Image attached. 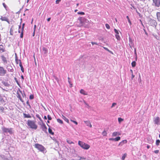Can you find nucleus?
<instances>
[{
	"mask_svg": "<svg viewBox=\"0 0 160 160\" xmlns=\"http://www.w3.org/2000/svg\"><path fill=\"white\" fill-rule=\"evenodd\" d=\"M78 144L84 149L88 150L90 148L89 145L80 141H78Z\"/></svg>",
	"mask_w": 160,
	"mask_h": 160,
	"instance_id": "obj_2",
	"label": "nucleus"
},
{
	"mask_svg": "<svg viewBox=\"0 0 160 160\" xmlns=\"http://www.w3.org/2000/svg\"><path fill=\"white\" fill-rule=\"evenodd\" d=\"M18 32L19 33H21V32H20V30L19 29L18 30Z\"/></svg>",
	"mask_w": 160,
	"mask_h": 160,
	"instance_id": "obj_63",
	"label": "nucleus"
},
{
	"mask_svg": "<svg viewBox=\"0 0 160 160\" xmlns=\"http://www.w3.org/2000/svg\"><path fill=\"white\" fill-rule=\"evenodd\" d=\"M36 25H35L34 26V31H35V29H36Z\"/></svg>",
	"mask_w": 160,
	"mask_h": 160,
	"instance_id": "obj_57",
	"label": "nucleus"
},
{
	"mask_svg": "<svg viewBox=\"0 0 160 160\" xmlns=\"http://www.w3.org/2000/svg\"><path fill=\"white\" fill-rule=\"evenodd\" d=\"M21 22L20 23V24H21ZM21 28V24L19 26V27H18V29H20Z\"/></svg>",
	"mask_w": 160,
	"mask_h": 160,
	"instance_id": "obj_55",
	"label": "nucleus"
},
{
	"mask_svg": "<svg viewBox=\"0 0 160 160\" xmlns=\"http://www.w3.org/2000/svg\"><path fill=\"white\" fill-rule=\"evenodd\" d=\"M132 66L133 67H134L136 66V63L135 61H133L131 63Z\"/></svg>",
	"mask_w": 160,
	"mask_h": 160,
	"instance_id": "obj_28",
	"label": "nucleus"
},
{
	"mask_svg": "<svg viewBox=\"0 0 160 160\" xmlns=\"http://www.w3.org/2000/svg\"><path fill=\"white\" fill-rule=\"evenodd\" d=\"M17 98H19L20 100L22 102H24V101H23V100L22 98V97H21V96L22 95V91L21 90H19L18 91H17Z\"/></svg>",
	"mask_w": 160,
	"mask_h": 160,
	"instance_id": "obj_6",
	"label": "nucleus"
},
{
	"mask_svg": "<svg viewBox=\"0 0 160 160\" xmlns=\"http://www.w3.org/2000/svg\"><path fill=\"white\" fill-rule=\"evenodd\" d=\"M114 138H110L109 140L110 141H115V139H114Z\"/></svg>",
	"mask_w": 160,
	"mask_h": 160,
	"instance_id": "obj_51",
	"label": "nucleus"
},
{
	"mask_svg": "<svg viewBox=\"0 0 160 160\" xmlns=\"http://www.w3.org/2000/svg\"><path fill=\"white\" fill-rule=\"evenodd\" d=\"M151 22H152V23H154V25H156V24H157V23H156V21H155V20H151Z\"/></svg>",
	"mask_w": 160,
	"mask_h": 160,
	"instance_id": "obj_33",
	"label": "nucleus"
},
{
	"mask_svg": "<svg viewBox=\"0 0 160 160\" xmlns=\"http://www.w3.org/2000/svg\"><path fill=\"white\" fill-rule=\"evenodd\" d=\"M41 128L44 132H47V128L45 124H42L41 126Z\"/></svg>",
	"mask_w": 160,
	"mask_h": 160,
	"instance_id": "obj_11",
	"label": "nucleus"
},
{
	"mask_svg": "<svg viewBox=\"0 0 160 160\" xmlns=\"http://www.w3.org/2000/svg\"><path fill=\"white\" fill-rule=\"evenodd\" d=\"M130 71H131V73H133V71H132V69L130 70Z\"/></svg>",
	"mask_w": 160,
	"mask_h": 160,
	"instance_id": "obj_64",
	"label": "nucleus"
},
{
	"mask_svg": "<svg viewBox=\"0 0 160 160\" xmlns=\"http://www.w3.org/2000/svg\"><path fill=\"white\" fill-rule=\"evenodd\" d=\"M157 18L160 21V12H158L157 13Z\"/></svg>",
	"mask_w": 160,
	"mask_h": 160,
	"instance_id": "obj_24",
	"label": "nucleus"
},
{
	"mask_svg": "<svg viewBox=\"0 0 160 160\" xmlns=\"http://www.w3.org/2000/svg\"><path fill=\"white\" fill-rule=\"evenodd\" d=\"M120 135V133L118 132H114L112 134V136L113 137H115L117 135Z\"/></svg>",
	"mask_w": 160,
	"mask_h": 160,
	"instance_id": "obj_19",
	"label": "nucleus"
},
{
	"mask_svg": "<svg viewBox=\"0 0 160 160\" xmlns=\"http://www.w3.org/2000/svg\"><path fill=\"white\" fill-rule=\"evenodd\" d=\"M29 98L31 99H33L34 98V96L33 95H31L30 96Z\"/></svg>",
	"mask_w": 160,
	"mask_h": 160,
	"instance_id": "obj_43",
	"label": "nucleus"
},
{
	"mask_svg": "<svg viewBox=\"0 0 160 160\" xmlns=\"http://www.w3.org/2000/svg\"><path fill=\"white\" fill-rule=\"evenodd\" d=\"M57 121L58 122H59L61 124H63V121L61 119H57Z\"/></svg>",
	"mask_w": 160,
	"mask_h": 160,
	"instance_id": "obj_29",
	"label": "nucleus"
},
{
	"mask_svg": "<svg viewBox=\"0 0 160 160\" xmlns=\"http://www.w3.org/2000/svg\"><path fill=\"white\" fill-rule=\"evenodd\" d=\"M152 5L158 7L160 6V0H152Z\"/></svg>",
	"mask_w": 160,
	"mask_h": 160,
	"instance_id": "obj_8",
	"label": "nucleus"
},
{
	"mask_svg": "<svg viewBox=\"0 0 160 160\" xmlns=\"http://www.w3.org/2000/svg\"><path fill=\"white\" fill-rule=\"evenodd\" d=\"M27 124L28 126L31 129L36 130L38 128V125L35 121L28 120Z\"/></svg>",
	"mask_w": 160,
	"mask_h": 160,
	"instance_id": "obj_1",
	"label": "nucleus"
},
{
	"mask_svg": "<svg viewBox=\"0 0 160 160\" xmlns=\"http://www.w3.org/2000/svg\"><path fill=\"white\" fill-rule=\"evenodd\" d=\"M19 66L21 68V69L22 71L23 72H24V69L22 65V64L21 62V60H19Z\"/></svg>",
	"mask_w": 160,
	"mask_h": 160,
	"instance_id": "obj_18",
	"label": "nucleus"
},
{
	"mask_svg": "<svg viewBox=\"0 0 160 160\" xmlns=\"http://www.w3.org/2000/svg\"><path fill=\"white\" fill-rule=\"evenodd\" d=\"M105 26H106V28L108 29H109L110 28V27L109 26V25L108 24H105Z\"/></svg>",
	"mask_w": 160,
	"mask_h": 160,
	"instance_id": "obj_38",
	"label": "nucleus"
},
{
	"mask_svg": "<svg viewBox=\"0 0 160 160\" xmlns=\"http://www.w3.org/2000/svg\"><path fill=\"white\" fill-rule=\"evenodd\" d=\"M44 118L45 119H47V117L46 116H44Z\"/></svg>",
	"mask_w": 160,
	"mask_h": 160,
	"instance_id": "obj_62",
	"label": "nucleus"
},
{
	"mask_svg": "<svg viewBox=\"0 0 160 160\" xmlns=\"http://www.w3.org/2000/svg\"><path fill=\"white\" fill-rule=\"evenodd\" d=\"M81 159H85V158H83V157H80V160H81Z\"/></svg>",
	"mask_w": 160,
	"mask_h": 160,
	"instance_id": "obj_61",
	"label": "nucleus"
},
{
	"mask_svg": "<svg viewBox=\"0 0 160 160\" xmlns=\"http://www.w3.org/2000/svg\"><path fill=\"white\" fill-rule=\"evenodd\" d=\"M160 140L158 139L157 140L156 142V144L157 146H158L160 143Z\"/></svg>",
	"mask_w": 160,
	"mask_h": 160,
	"instance_id": "obj_30",
	"label": "nucleus"
},
{
	"mask_svg": "<svg viewBox=\"0 0 160 160\" xmlns=\"http://www.w3.org/2000/svg\"><path fill=\"white\" fill-rule=\"evenodd\" d=\"M0 19L2 21H6L9 24L10 22L9 19L8 18L4 16H1Z\"/></svg>",
	"mask_w": 160,
	"mask_h": 160,
	"instance_id": "obj_9",
	"label": "nucleus"
},
{
	"mask_svg": "<svg viewBox=\"0 0 160 160\" xmlns=\"http://www.w3.org/2000/svg\"><path fill=\"white\" fill-rule=\"evenodd\" d=\"M4 108L3 107L0 106V112L2 113L4 112Z\"/></svg>",
	"mask_w": 160,
	"mask_h": 160,
	"instance_id": "obj_27",
	"label": "nucleus"
},
{
	"mask_svg": "<svg viewBox=\"0 0 160 160\" xmlns=\"http://www.w3.org/2000/svg\"><path fill=\"white\" fill-rule=\"evenodd\" d=\"M91 43L92 44V45H93L94 44L98 45V44L97 42H92Z\"/></svg>",
	"mask_w": 160,
	"mask_h": 160,
	"instance_id": "obj_47",
	"label": "nucleus"
},
{
	"mask_svg": "<svg viewBox=\"0 0 160 160\" xmlns=\"http://www.w3.org/2000/svg\"><path fill=\"white\" fill-rule=\"evenodd\" d=\"M16 56L15 57V62L17 64H18V63H19V60H21L20 59H18V58L16 54Z\"/></svg>",
	"mask_w": 160,
	"mask_h": 160,
	"instance_id": "obj_21",
	"label": "nucleus"
},
{
	"mask_svg": "<svg viewBox=\"0 0 160 160\" xmlns=\"http://www.w3.org/2000/svg\"><path fill=\"white\" fill-rule=\"evenodd\" d=\"M123 120V119L122 118H118V121L119 122H121Z\"/></svg>",
	"mask_w": 160,
	"mask_h": 160,
	"instance_id": "obj_37",
	"label": "nucleus"
},
{
	"mask_svg": "<svg viewBox=\"0 0 160 160\" xmlns=\"http://www.w3.org/2000/svg\"><path fill=\"white\" fill-rule=\"evenodd\" d=\"M127 156V154L126 153H125L124 154L123 156H122V160H124V159H125L126 156Z\"/></svg>",
	"mask_w": 160,
	"mask_h": 160,
	"instance_id": "obj_31",
	"label": "nucleus"
},
{
	"mask_svg": "<svg viewBox=\"0 0 160 160\" xmlns=\"http://www.w3.org/2000/svg\"><path fill=\"white\" fill-rule=\"evenodd\" d=\"M61 1V0H56V4H58Z\"/></svg>",
	"mask_w": 160,
	"mask_h": 160,
	"instance_id": "obj_45",
	"label": "nucleus"
},
{
	"mask_svg": "<svg viewBox=\"0 0 160 160\" xmlns=\"http://www.w3.org/2000/svg\"><path fill=\"white\" fill-rule=\"evenodd\" d=\"M48 120H52V118H51V117L50 116V115H48Z\"/></svg>",
	"mask_w": 160,
	"mask_h": 160,
	"instance_id": "obj_40",
	"label": "nucleus"
},
{
	"mask_svg": "<svg viewBox=\"0 0 160 160\" xmlns=\"http://www.w3.org/2000/svg\"><path fill=\"white\" fill-rule=\"evenodd\" d=\"M134 77V76L133 74V73H132V79Z\"/></svg>",
	"mask_w": 160,
	"mask_h": 160,
	"instance_id": "obj_54",
	"label": "nucleus"
},
{
	"mask_svg": "<svg viewBox=\"0 0 160 160\" xmlns=\"http://www.w3.org/2000/svg\"><path fill=\"white\" fill-rule=\"evenodd\" d=\"M34 147L43 153L46 150V148L42 145L38 143L35 144Z\"/></svg>",
	"mask_w": 160,
	"mask_h": 160,
	"instance_id": "obj_3",
	"label": "nucleus"
},
{
	"mask_svg": "<svg viewBox=\"0 0 160 160\" xmlns=\"http://www.w3.org/2000/svg\"><path fill=\"white\" fill-rule=\"evenodd\" d=\"M107 133L105 130H104L102 133V134L103 136H106L107 135Z\"/></svg>",
	"mask_w": 160,
	"mask_h": 160,
	"instance_id": "obj_25",
	"label": "nucleus"
},
{
	"mask_svg": "<svg viewBox=\"0 0 160 160\" xmlns=\"http://www.w3.org/2000/svg\"><path fill=\"white\" fill-rule=\"evenodd\" d=\"M1 57L2 60L3 62L5 63H7V61L6 58L3 55H2Z\"/></svg>",
	"mask_w": 160,
	"mask_h": 160,
	"instance_id": "obj_17",
	"label": "nucleus"
},
{
	"mask_svg": "<svg viewBox=\"0 0 160 160\" xmlns=\"http://www.w3.org/2000/svg\"><path fill=\"white\" fill-rule=\"evenodd\" d=\"M116 105V103H113L112 104V107H111L112 108L113 107H114L115 105Z\"/></svg>",
	"mask_w": 160,
	"mask_h": 160,
	"instance_id": "obj_48",
	"label": "nucleus"
},
{
	"mask_svg": "<svg viewBox=\"0 0 160 160\" xmlns=\"http://www.w3.org/2000/svg\"><path fill=\"white\" fill-rule=\"evenodd\" d=\"M84 122L86 124V125L89 127L91 128L92 127V125L89 121H85Z\"/></svg>",
	"mask_w": 160,
	"mask_h": 160,
	"instance_id": "obj_13",
	"label": "nucleus"
},
{
	"mask_svg": "<svg viewBox=\"0 0 160 160\" xmlns=\"http://www.w3.org/2000/svg\"><path fill=\"white\" fill-rule=\"evenodd\" d=\"M62 118L68 123H69V120L68 119H67V118H66L63 115H62Z\"/></svg>",
	"mask_w": 160,
	"mask_h": 160,
	"instance_id": "obj_22",
	"label": "nucleus"
},
{
	"mask_svg": "<svg viewBox=\"0 0 160 160\" xmlns=\"http://www.w3.org/2000/svg\"><path fill=\"white\" fill-rule=\"evenodd\" d=\"M3 131L4 132H8L10 134H12V128H4L2 129Z\"/></svg>",
	"mask_w": 160,
	"mask_h": 160,
	"instance_id": "obj_10",
	"label": "nucleus"
},
{
	"mask_svg": "<svg viewBox=\"0 0 160 160\" xmlns=\"http://www.w3.org/2000/svg\"><path fill=\"white\" fill-rule=\"evenodd\" d=\"M68 82L71 85V87H72V84H71L70 78L68 77Z\"/></svg>",
	"mask_w": 160,
	"mask_h": 160,
	"instance_id": "obj_44",
	"label": "nucleus"
},
{
	"mask_svg": "<svg viewBox=\"0 0 160 160\" xmlns=\"http://www.w3.org/2000/svg\"><path fill=\"white\" fill-rule=\"evenodd\" d=\"M5 48L4 46L2 45H0V52H3L5 51Z\"/></svg>",
	"mask_w": 160,
	"mask_h": 160,
	"instance_id": "obj_14",
	"label": "nucleus"
},
{
	"mask_svg": "<svg viewBox=\"0 0 160 160\" xmlns=\"http://www.w3.org/2000/svg\"><path fill=\"white\" fill-rule=\"evenodd\" d=\"M67 142L69 144H74V143L69 139H67Z\"/></svg>",
	"mask_w": 160,
	"mask_h": 160,
	"instance_id": "obj_23",
	"label": "nucleus"
},
{
	"mask_svg": "<svg viewBox=\"0 0 160 160\" xmlns=\"http://www.w3.org/2000/svg\"><path fill=\"white\" fill-rule=\"evenodd\" d=\"M126 18H127V19H128V21H130V19H129V17L128 16H127L126 17Z\"/></svg>",
	"mask_w": 160,
	"mask_h": 160,
	"instance_id": "obj_52",
	"label": "nucleus"
},
{
	"mask_svg": "<svg viewBox=\"0 0 160 160\" xmlns=\"http://www.w3.org/2000/svg\"><path fill=\"white\" fill-rule=\"evenodd\" d=\"M128 22L130 24V25H131L132 22H131V21L130 20Z\"/></svg>",
	"mask_w": 160,
	"mask_h": 160,
	"instance_id": "obj_59",
	"label": "nucleus"
},
{
	"mask_svg": "<svg viewBox=\"0 0 160 160\" xmlns=\"http://www.w3.org/2000/svg\"><path fill=\"white\" fill-rule=\"evenodd\" d=\"M50 19H51V18H48L47 19V21L48 22H49L50 21Z\"/></svg>",
	"mask_w": 160,
	"mask_h": 160,
	"instance_id": "obj_53",
	"label": "nucleus"
},
{
	"mask_svg": "<svg viewBox=\"0 0 160 160\" xmlns=\"http://www.w3.org/2000/svg\"><path fill=\"white\" fill-rule=\"evenodd\" d=\"M10 33L11 35H13L14 34H17V28H15L14 26H12L10 28Z\"/></svg>",
	"mask_w": 160,
	"mask_h": 160,
	"instance_id": "obj_4",
	"label": "nucleus"
},
{
	"mask_svg": "<svg viewBox=\"0 0 160 160\" xmlns=\"http://www.w3.org/2000/svg\"><path fill=\"white\" fill-rule=\"evenodd\" d=\"M25 24L24 23L22 25V27L21 29V34H20V37L21 38H22L23 37V31L24 29Z\"/></svg>",
	"mask_w": 160,
	"mask_h": 160,
	"instance_id": "obj_12",
	"label": "nucleus"
},
{
	"mask_svg": "<svg viewBox=\"0 0 160 160\" xmlns=\"http://www.w3.org/2000/svg\"><path fill=\"white\" fill-rule=\"evenodd\" d=\"M153 120L155 124L158 125L160 124V119L158 117L154 118Z\"/></svg>",
	"mask_w": 160,
	"mask_h": 160,
	"instance_id": "obj_5",
	"label": "nucleus"
},
{
	"mask_svg": "<svg viewBox=\"0 0 160 160\" xmlns=\"http://www.w3.org/2000/svg\"><path fill=\"white\" fill-rule=\"evenodd\" d=\"M4 85L6 86H8L9 85L8 83H5Z\"/></svg>",
	"mask_w": 160,
	"mask_h": 160,
	"instance_id": "obj_56",
	"label": "nucleus"
},
{
	"mask_svg": "<svg viewBox=\"0 0 160 160\" xmlns=\"http://www.w3.org/2000/svg\"><path fill=\"white\" fill-rule=\"evenodd\" d=\"M78 19L80 21V23H82V22L81 21V19H82V18L81 17H80V18H78Z\"/></svg>",
	"mask_w": 160,
	"mask_h": 160,
	"instance_id": "obj_50",
	"label": "nucleus"
},
{
	"mask_svg": "<svg viewBox=\"0 0 160 160\" xmlns=\"http://www.w3.org/2000/svg\"><path fill=\"white\" fill-rule=\"evenodd\" d=\"M48 130L49 133L51 134L52 135L54 134V132H52V129L50 128H49Z\"/></svg>",
	"mask_w": 160,
	"mask_h": 160,
	"instance_id": "obj_26",
	"label": "nucleus"
},
{
	"mask_svg": "<svg viewBox=\"0 0 160 160\" xmlns=\"http://www.w3.org/2000/svg\"><path fill=\"white\" fill-rule=\"evenodd\" d=\"M7 71L2 67L0 66V75L4 76L6 73Z\"/></svg>",
	"mask_w": 160,
	"mask_h": 160,
	"instance_id": "obj_7",
	"label": "nucleus"
},
{
	"mask_svg": "<svg viewBox=\"0 0 160 160\" xmlns=\"http://www.w3.org/2000/svg\"><path fill=\"white\" fill-rule=\"evenodd\" d=\"M127 142V141L126 140H123L119 143V145L122 146L123 144L126 143Z\"/></svg>",
	"mask_w": 160,
	"mask_h": 160,
	"instance_id": "obj_15",
	"label": "nucleus"
},
{
	"mask_svg": "<svg viewBox=\"0 0 160 160\" xmlns=\"http://www.w3.org/2000/svg\"><path fill=\"white\" fill-rule=\"evenodd\" d=\"M159 150H156L154 151V152L155 153L157 154L159 152Z\"/></svg>",
	"mask_w": 160,
	"mask_h": 160,
	"instance_id": "obj_46",
	"label": "nucleus"
},
{
	"mask_svg": "<svg viewBox=\"0 0 160 160\" xmlns=\"http://www.w3.org/2000/svg\"><path fill=\"white\" fill-rule=\"evenodd\" d=\"M2 5H3V6H4V7L5 8H6L7 7H6V5L4 3H2Z\"/></svg>",
	"mask_w": 160,
	"mask_h": 160,
	"instance_id": "obj_49",
	"label": "nucleus"
},
{
	"mask_svg": "<svg viewBox=\"0 0 160 160\" xmlns=\"http://www.w3.org/2000/svg\"><path fill=\"white\" fill-rule=\"evenodd\" d=\"M115 36H116V38L117 39V40H120V38L119 36L118 35V34H116Z\"/></svg>",
	"mask_w": 160,
	"mask_h": 160,
	"instance_id": "obj_34",
	"label": "nucleus"
},
{
	"mask_svg": "<svg viewBox=\"0 0 160 160\" xmlns=\"http://www.w3.org/2000/svg\"><path fill=\"white\" fill-rule=\"evenodd\" d=\"M2 100H3V99L0 96V101H2Z\"/></svg>",
	"mask_w": 160,
	"mask_h": 160,
	"instance_id": "obj_58",
	"label": "nucleus"
},
{
	"mask_svg": "<svg viewBox=\"0 0 160 160\" xmlns=\"http://www.w3.org/2000/svg\"><path fill=\"white\" fill-rule=\"evenodd\" d=\"M80 92L82 94L84 95H87V93H86L85 91L83 89H81L80 90Z\"/></svg>",
	"mask_w": 160,
	"mask_h": 160,
	"instance_id": "obj_20",
	"label": "nucleus"
},
{
	"mask_svg": "<svg viewBox=\"0 0 160 160\" xmlns=\"http://www.w3.org/2000/svg\"><path fill=\"white\" fill-rule=\"evenodd\" d=\"M120 137L118 136L114 138V139L115 141H118L120 139Z\"/></svg>",
	"mask_w": 160,
	"mask_h": 160,
	"instance_id": "obj_32",
	"label": "nucleus"
},
{
	"mask_svg": "<svg viewBox=\"0 0 160 160\" xmlns=\"http://www.w3.org/2000/svg\"><path fill=\"white\" fill-rule=\"evenodd\" d=\"M114 31L115 33H116V34H119L118 32L116 29L115 28L114 29Z\"/></svg>",
	"mask_w": 160,
	"mask_h": 160,
	"instance_id": "obj_41",
	"label": "nucleus"
},
{
	"mask_svg": "<svg viewBox=\"0 0 160 160\" xmlns=\"http://www.w3.org/2000/svg\"><path fill=\"white\" fill-rule=\"evenodd\" d=\"M23 115L24 118H31V116L29 114H27L25 113H23Z\"/></svg>",
	"mask_w": 160,
	"mask_h": 160,
	"instance_id": "obj_16",
	"label": "nucleus"
},
{
	"mask_svg": "<svg viewBox=\"0 0 160 160\" xmlns=\"http://www.w3.org/2000/svg\"><path fill=\"white\" fill-rule=\"evenodd\" d=\"M35 31H33V35H32V36H34V35H35Z\"/></svg>",
	"mask_w": 160,
	"mask_h": 160,
	"instance_id": "obj_60",
	"label": "nucleus"
},
{
	"mask_svg": "<svg viewBox=\"0 0 160 160\" xmlns=\"http://www.w3.org/2000/svg\"><path fill=\"white\" fill-rule=\"evenodd\" d=\"M70 121H71L72 122H73L76 125H77V124H78V123L77 122H76V121H75L73 120H72V119H71V120H70Z\"/></svg>",
	"mask_w": 160,
	"mask_h": 160,
	"instance_id": "obj_39",
	"label": "nucleus"
},
{
	"mask_svg": "<svg viewBox=\"0 0 160 160\" xmlns=\"http://www.w3.org/2000/svg\"><path fill=\"white\" fill-rule=\"evenodd\" d=\"M43 50L44 51H45V53H47V52H48V50L46 48H43Z\"/></svg>",
	"mask_w": 160,
	"mask_h": 160,
	"instance_id": "obj_42",
	"label": "nucleus"
},
{
	"mask_svg": "<svg viewBox=\"0 0 160 160\" xmlns=\"http://www.w3.org/2000/svg\"><path fill=\"white\" fill-rule=\"evenodd\" d=\"M78 14H80L81 15H83L85 14L84 12H78Z\"/></svg>",
	"mask_w": 160,
	"mask_h": 160,
	"instance_id": "obj_35",
	"label": "nucleus"
},
{
	"mask_svg": "<svg viewBox=\"0 0 160 160\" xmlns=\"http://www.w3.org/2000/svg\"><path fill=\"white\" fill-rule=\"evenodd\" d=\"M103 48L106 50H107V51H108L109 52H110V53H112V52L110 51L107 48H106V47H103Z\"/></svg>",
	"mask_w": 160,
	"mask_h": 160,
	"instance_id": "obj_36",
	"label": "nucleus"
}]
</instances>
